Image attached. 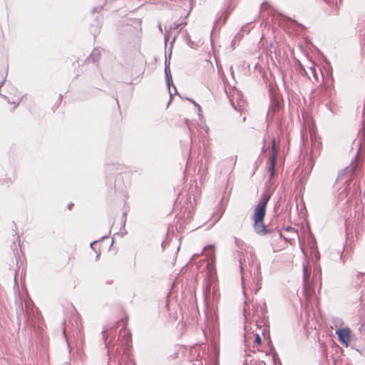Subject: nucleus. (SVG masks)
Wrapping results in <instances>:
<instances>
[{
	"mask_svg": "<svg viewBox=\"0 0 365 365\" xmlns=\"http://www.w3.org/2000/svg\"><path fill=\"white\" fill-rule=\"evenodd\" d=\"M270 197L271 195L268 191L262 193L252 217L254 222V230L257 234L261 236H264L268 232V230L264 223V218L266 214V207Z\"/></svg>",
	"mask_w": 365,
	"mask_h": 365,
	"instance_id": "obj_1",
	"label": "nucleus"
},
{
	"mask_svg": "<svg viewBox=\"0 0 365 365\" xmlns=\"http://www.w3.org/2000/svg\"><path fill=\"white\" fill-rule=\"evenodd\" d=\"M277 153H278V145L276 143L275 139L273 138L272 140L271 155L269 158V170L271 177H273L274 175V169H275V165H276Z\"/></svg>",
	"mask_w": 365,
	"mask_h": 365,
	"instance_id": "obj_2",
	"label": "nucleus"
},
{
	"mask_svg": "<svg viewBox=\"0 0 365 365\" xmlns=\"http://www.w3.org/2000/svg\"><path fill=\"white\" fill-rule=\"evenodd\" d=\"M115 332V330H114L113 327L111 326L106 327L102 331L103 339L104 340L106 346L108 349L114 341Z\"/></svg>",
	"mask_w": 365,
	"mask_h": 365,
	"instance_id": "obj_3",
	"label": "nucleus"
},
{
	"mask_svg": "<svg viewBox=\"0 0 365 365\" xmlns=\"http://www.w3.org/2000/svg\"><path fill=\"white\" fill-rule=\"evenodd\" d=\"M245 331H247V317L245 313ZM244 337H245V345L249 344L250 343V341H252L253 339H254V343L256 345H259L261 343V338H260L259 334H257V333L253 334V333L245 332Z\"/></svg>",
	"mask_w": 365,
	"mask_h": 365,
	"instance_id": "obj_4",
	"label": "nucleus"
},
{
	"mask_svg": "<svg viewBox=\"0 0 365 365\" xmlns=\"http://www.w3.org/2000/svg\"><path fill=\"white\" fill-rule=\"evenodd\" d=\"M336 334L338 335L339 340L343 343L348 344L350 339V330L348 328L339 329Z\"/></svg>",
	"mask_w": 365,
	"mask_h": 365,
	"instance_id": "obj_5",
	"label": "nucleus"
},
{
	"mask_svg": "<svg viewBox=\"0 0 365 365\" xmlns=\"http://www.w3.org/2000/svg\"><path fill=\"white\" fill-rule=\"evenodd\" d=\"M255 277L253 279L255 282V287L253 288L255 294H257L258 291L261 289V281L262 277L260 274L259 269L258 267L255 268L254 272Z\"/></svg>",
	"mask_w": 365,
	"mask_h": 365,
	"instance_id": "obj_6",
	"label": "nucleus"
},
{
	"mask_svg": "<svg viewBox=\"0 0 365 365\" xmlns=\"http://www.w3.org/2000/svg\"><path fill=\"white\" fill-rule=\"evenodd\" d=\"M165 78H166L167 86L170 89V86L173 85V80H172L171 72L170 70V62L168 61L167 58H165Z\"/></svg>",
	"mask_w": 365,
	"mask_h": 365,
	"instance_id": "obj_7",
	"label": "nucleus"
},
{
	"mask_svg": "<svg viewBox=\"0 0 365 365\" xmlns=\"http://www.w3.org/2000/svg\"><path fill=\"white\" fill-rule=\"evenodd\" d=\"M100 58V51L98 49L93 50L92 53L90 54V56L87 58L86 61L88 63H95L97 61H98Z\"/></svg>",
	"mask_w": 365,
	"mask_h": 365,
	"instance_id": "obj_8",
	"label": "nucleus"
},
{
	"mask_svg": "<svg viewBox=\"0 0 365 365\" xmlns=\"http://www.w3.org/2000/svg\"><path fill=\"white\" fill-rule=\"evenodd\" d=\"M202 252H205L207 257L212 258L214 257V247H213V246L212 245H208V246L205 247L203 249Z\"/></svg>",
	"mask_w": 365,
	"mask_h": 365,
	"instance_id": "obj_9",
	"label": "nucleus"
},
{
	"mask_svg": "<svg viewBox=\"0 0 365 365\" xmlns=\"http://www.w3.org/2000/svg\"><path fill=\"white\" fill-rule=\"evenodd\" d=\"M327 4H329L331 6H335V11H332L334 14H337L338 12V5L341 4V0H324Z\"/></svg>",
	"mask_w": 365,
	"mask_h": 365,
	"instance_id": "obj_10",
	"label": "nucleus"
},
{
	"mask_svg": "<svg viewBox=\"0 0 365 365\" xmlns=\"http://www.w3.org/2000/svg\"><path fill=\"white\" fill-rule=\"evenodd\" d=\"M356 163H352L350 166L346 168L342 172H344L345 174H348L349 173H354L356 168Z\"/></svg>",
	"mask_w": 365,
	"mask_h": 365,
	"instance_id": "obj_11",
	"label": "nucleus"
},
{
	"mask_svg": "<svg viewBox=\"0 0 365 365\" xmlns=\"http://www.w3.org/2000/svg\"><path fill=\"white\" fill-rule=\"evenodd\" d=\"M252 314L254 316H257L258 317H260L259 315V304H255L252 305Z\"/></svg>",
	"mask_w": 365,
	"mask_h": 365,
	"instance_id": "obj_12",
	"label": "nucleus"
},
{
	"mask_svg": "<svg viewBox=\"0 0 365 365\" xmlns=\"http://www.w3.org/2000/svg\"><path fill=\"white\" fill-rule=\"evenodd\" d=\"M122 334H123V337H126V343L128 344L129 343V341H130V333L127 331V330H121L120 331V336H121Z\"/></svg>",
	"mask_w": 365,
	"mask_h": 365,
	"instance_id": "obj_13",
	"label": "nucleus"
},
{
	"mask_svg": "<svg viewBox=\"0 0 365 365\" xmlns=\"http://www.w3.org/2000/svg\"><path fill=\"white\" fill-rule=\"evenodd\" d=\"M259 312L261 317H264L267 313V306L265 302H263L262 304H259Z\"/></svg>",
	"mask_w": 365,
	"mask_h": 365,
	"instance_id": "obj_14",
	"label": "nucleus"
},
{
	"mask_svg": "<svg viewBox=\"0 0 365 365\" xmlns=\"http://www.w3.org/2000/svg\"><path fill=\"white\" fill-rule=\"evenodd\" d=\"M245 365H266L265 362L262 360H251L250 363H246Z\"/></svg>",
	"mask_w": 365,
	"mask_h": 365,
	"instance_id": "obj_15",
	"label": "nucleus"
},
{
	"mask_svg": "<svg viewBox=\"0 0 365 365\" xmlns=\"http://www.w3.org/2000/svg\"><path fill=\"white\" fill-rule=\"evenodd\" d=\"M187 100L194 104V106L197 108L198 112H200L201 108L197 103H196L194 100L190 99V98H187ZM198 114H199V115H200V113H198Z\"/></svg>",
	"mask_w": 365,
	"mask_h": 365,
	"instance_id": "obj_16",
	"label": "nucleus"
},
{
	"mask_svg": "<svg viewBox=\"0 0 365 365\" xmlns=\"http://www.w3.org/2000/svg\"><path fill=\"white\" fill-rule=\"evenodd\" d=\"M180 25L181 24L173 23L170 27V31L178 29Z\"/></svg>",
	"mask_w": 365,
	"mask_h": 365,
	"instance_id": "obj_17",
	"label": "nucleus"
},
{
	"mask_svg": "<svg viewBox=\"0 0 365 365\" xmlns=\"http://www.w3.org/2000/svg\"><path fill=\"white\" fill-rule=\"evenodd\" d=\"M303 274H304V280L306 282L307 277H308V270L306 266L304 265L303 267Z\"/></svg>",
	"mask_w": 365,
	"mask_h": 365,
	"instance_id": "obj_18",
	"label": "nucleus"
},
{
	"mask_svg": "<svg viewBox=\"0 0 365 365\" xmlns=\"http://www.w3.org/2000/svg\"><path fill=\"white\" fill-rule=\"evenodd\" d=\"M210 292V287L208 285H206V288L205 289V295L207 297V294Z\"/></svg>",
	"mask_w": 365,
	"mask_h": 365,
	"instance_id": "obj_19",
	"label": "nucleus"
},
{
	"mask_svg": "<svg viewBox=\"0 0 365 365\" xmlns=\"http://www.w3.org/2000/svg\"><path fill=\"white\" fill-rule=\"evenodd\" d=\"M169 38H170L169 34H168V32H166V34H165V43L169 40Z\"/></svg>",
	"mask_w": 365,
	"mask_h": 365,
	"instance_id": "obj_20",
	"label": "nucleus"
},
{
	"mask_svg": "<svg viewBox=\"0 0 365 365\" xmlns=\"http://www.w3.org/2000/svg\"><path fill=\"white\" fill-rule=\"evenodd\" d=\"M346 188H345V190H344V193L346 195V192H347V187L349 185L350 180H347L346 181Z\"/></svg>",
	"mask_w": 365,
	"mask_h": 365,
	"instance_id": "obj_21",
	"label": "nucleus"
},
{
	"mask_svg": "<svg viewBox=\"0 0 365 365\" xmlns=\"http://www.w3.org/2000/svg\"><path fill=\"white\" fill-rule=\"evenodd\" d=\"M96 242H97V241H94V242H91V245H90L91 248L94 249V248H93V245H94Z\"/></svg>",
	"mask_w": 365,
	"mask_h": 365,
	"instance_id": "obj_22",
	"label": "nucleus"
},
{
	"mask_svg": "<svg viewBox=\"0 0 365 365\" xmlns=\"http://www.w3.org/2000/svg\"><path fill=\"white\" fill-rule=\"evenodd\" d=\"M173 86L174 91H175L174 94H176L177 93V89H176V88H175V86L174 85H173Z\"/></svg>",
	"mask_w": 365,
	"mask_h": 365,
	"instance_id": "obj_23",
	"label": "nucleus"
},
{
	"mask_svg": "<svg viewBox=\"0 0 365 365\" xmlns=\"http://www.w3.org/2000/svg\"><path fill=\"white\" fill-rule=\"evenodd\" d=\"M4 81H5V79H4L3 81H1L0 83V88L3 86Z\"/></svg>",
	"mask_w": 365,
	"mask_h": 365,
	"instance_id": "obj_24",
	"label": "nucleus"
},
{
	"mask_svg": "<svg viewBox=\"0 0 365 365\" xmlns=\"http://www.w3.org/2000/svg\"><path fill=\"white\" fill-rule=\"evenodd\" d=\"M265 332H266V329H264L263 331H262V334L264 335L265 334Z\"/></svg>",
	"mask_w": 365,
	"mask_h": 365,
	"instance_id": "obj_25",
	"label": "nucleus"
},
{
	"mask_svg": "<svg viewBox=\"0 0 365 365\" xmlns=\"http://www.w3.org/2000/svg\"><path fill=\"white\" fill-rule=\"evenodd\" d=\"M362 275H363V273H362V272H359V273L358 274V276H362Z\"/></svg>",
	"mask_w": 365,
	"mask_h": 365,
	"instance_id": "obj_26",
	"label": "nucleus"
},
{
	"mask_svg": "<svg viewBox=\"0 0 365 365\" xmlns=\"http://www.w3.org/2000/svg\"><path fill=\"white\" fill-rule=\"evenodd\" d=\"M158 27H159L160 31H162L161 26H160V25H159V26H158Z\"/></svg>",
	"mask_w": 365,
	"mask_h": 365,
	"instance_id": "obj_27",
	"label": "nucleus"
},
{
	"mask_svg": "<svg viewBox=\"0 0 365 365\" xmlns=\"http://www.w3.org/2000/svg\"><path fill=\"white\" fill-rule=\"evenodd\" d=\"M100 256V253H97L96 258H98Z\"/></svg>",
	"mask_w": 365,
	"mask_h": 365,
	"instance_id": "obj_28",
	"label": "nucleus"
},
{
	"mask_svg": "<svg viewBox=\"0 0 365 365\" xmlns=\"http://www.w3.org/2000/svg\"><path fill=\"white\" fill-rule=\"evenodd\" d=\"M170 98H172L173 96V93H171V91H170Z\"/></svg>",
	"mask_w": 365,
	"mask_h": 365,
	"instance_id": "obj_29",
	"label": "nucleus"
},
{
	"mask_svg": "<svg viewBox=\"0 0 365 365\" xmlns=\"http://www.w3.org/2000/svg\"><path fill=\"white\" fill-rule=\"evenodd\" d=\"M238 241H239V240H238L237 239H236V240H235V242H236V243H237V245H238Z\"/></svg>",
	"mask_w": 365,
	"mask_h": 365,
	"instance_id": "obj_30",
	"label": "nucleus"
},
{
	"mask_svg": "<svg viewBox=\"0 0 365 365\" xmlns=\"http://www.w3.org/2000/svg\"><path fill=\"white\" fill-rule=\"evenodd\" d=\"M96 10H97V9L95 8V9H93V11L95 12V11H96Z\"/></svg>",
	"mask_w": 365,
	"mask_h": 365,
	"instance_id": "obj_31",
	"label": "nucleus"
},
{
	"mask_svg": "<svg viewBox=\"0 0 365 365\" xmlns=\"http://www.w3.org/2000/svg\"><path fill=\"white\" fill-rule=\"evenodd\" d=\"M71 206H72V204L69 205L68 208L70 209Z\"/></svg>",
	"mask_w": 365,
	"mask_h": 365,
	"instance_id": "obj_32",
	"label": "nucleus"
},
{
	"mask_svg": "<svg viewBox=\"0 0 365 365\" xmlns=\"http://www.w3.org/2000/svg\"><path fill=\"white\" fill-rule=\"evenodd\" d=\"M273 359H274V361H275L276 359H275V356L274 355L273 356Z\"/></svg>",
	"mask_w": 365,
	"mask_h": 365,
	"instance_id": "obj_33",
	"label": "nucleus"
},
{
	"mask_svg": "<svg viewBox=\"0 0 365 365\" xmlns=\"http://www.w3.org/2000/svg\"><path fill=\"white\" fill-rule=\"evenodd\" d=\"M106 237H107V236H103V237H102V239H104Z\"/></svg>",
	"mask_w": 365,
	"mask_h": 365,
	"instance_id": "obj_34",
	"label": "nucleus"
}]
</instances>
